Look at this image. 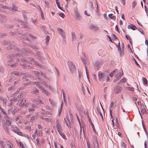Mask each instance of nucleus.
Wrapping results in <instances>:
<instances>
[{"label": "nucleus", "mask_w": 148, "mask_h": 148, "mask_svg": "<svg viewBox=\"0 0 148 148\" xmlns=\"http://www.w3.org/2000/svg\"><path fill=\"white\" fill-rule=\"evenodd\" d=\"M121 49L120 47V43H119V45L117 47L118 48V50L119 51V53L120 54V55L121 56H123L124 54V45L123 43H122L121 44Z\"/></svg>", "instance_id": "nucleus-1"}, {"label": "nucleus", "mask_w": 148, "mask_h": 148, "mask_svg": "<svg viewBox=\"0 0 148 148\" xmlns=\"http://www.w3.org/2000/svg\"><path fill=\"white\" fill-rule=\"evenodd\" d=\"M81 59L83 64L85 65V70H86V74L88 80L89 81V76L88 75V71L87 67L86 66V65L87 64V63L88 62V61L87 60V59H86V58L85 59H83V58L81 57Z\"/></svg>", "instance_id": "nucleus-2"}, {"label": "nucleus", "mask_w": 148, "mask_h": 148, "mask_svg": "<svg viewBox=\"0 0 148 148\" xmlns=\"http://www.w3.org/2000/svg\"><path fill=\"white\" fill-rule=\"evenodd\" d=\"M13 129L12 130V131L15 133L17 134L18 135L21 136H24V134L21 132L18 131L20 130V129L16 127H13Z\"/></svg>", "instance_id": "nucleus-3"}, {"label": "nucleus", "mask_w": 148, "mask_h": 148, "mask_svg": "<svg viewBox=\"0 0 148 148\" xmlns=\"http://www.w3.org/2000/svg\"><path fill=\"white\" fill-rule=\"evenodd\" d=\"M31 62H33L34 63L38 66H39L41 68H42V66L39 64L36 61H35L34 58H30L28 60V63H31Z\"/></svg>", "instance_id": "nucleus-4"}, {"label": "nucleus", "mask_w": 148, "mask_h": 148, "mask_svg": "<svg viewBox=\"0 0 148 148\" xmlns=\"http://www.w3.org/2000/svg\"><path fill=\"white\" fill-rule=\"evenodd\" d=\"M69 67L70 70L71 71V73L74 72L76 70L75 65L73 64V63L71 62H70L69 63Z\"/></svg>", "instance_id": "nucleus-5"}, {"label": "nucleus", "mask_w": 148, "mask_h": 148, "mask_svg": "<svg viewBox=\"0 0 148 148\" xmlns=\"http://www.w3.org/2000/svg\"><path fill=\"white\" fill-rule=\"evenodd\" d=\"M58 31L59 34L62 36L63 38H65V34L64 31L61 28H58Z\"/></svg>", "instance_id": "nucleus-6"}, {"label": "nucleus", "mask_w": 148, "mask_h": 148, "mask_svg": "<svg viewBox=\"0 0 148 148\" xmlns=\"http://www.w3.org/2000/svg\"><path fill=\"white\" fill-rule=\"evenodd\" d=\"M35 56L37 58L41 60H45V58L41 56V53L38 51H36V55H35Z\"/></svg>", "instance_id": "nucleus-7"}, {"label": "nucleus", "mask_w": 148, "mask_h": 148, "mask_svg": "<svg viewBox=\"0 0 148 148\" xmlns=\"http://www.w3.org/2000/svg\"><path fill=\"white\" fill-rule=\"evenodd\" d=\"M122 88L121 87L117 86L114 88V92L116 94H118L120 92Z\"/></svg>", "instance_id": "nucleus-8"}, {"label": "nucleus", "mask_w": 148, "mask_h": 148, "mask_svg": "<svg viewBox=\"0 0 148 148\" xmlns=\"http://www.w3.org/2000/svg\"><path fill=\"white\" fill-rule=\"evenodd\" d=\"M34 73L36 75V77L39 79H40V76H42V72H40L37 71H33Z\"/></svg>", "instance_id": "nucleus-9"}, {"label": "nucleus", "mask_w": 148, "mask_h": 148, "mask_svg": "<svg viewBox=\"0 0 148 148\" xmlns=\"http://www.w3.org/2000/svg\"><path fill=\"white\" fill-rule=\"evenodd\" d=\"M20 21L22 23L21 24V25L24 28H27L28 29H29V27L27 24V23L26 21H25L22 23L21 20H20Z\"/></svg>", "instance_id": "nucleus-10"}, {"label": "nucleus", "mask_w": 148, "mask_h": 148, "mask_svg": "<svg viewBox=\"0 0 148 148\" xmlns=\"http://www.w3.org/2000/svg\"><path fill=\"white\" fill-rule=\"evenodd\" d=\"M121 73H117L115 76L116 79L113 81L114 82H116L118 80L121 78Z\"/></svg>", "instance_id": "nucleus-11"}, {"label": "nucleus", "mask_w": 148, "mask_h": 148, "mask_svg": "<svg viewBox=\"0 0 148 148\" xmlns=\"http://www.w3.org/2000/svg\"><path fill=\"white\" fill-rule=\"evenodd\" d=\"M25 102L26 100L25 99H22L21 100H19L18 101V102L17 103V105H21L20 106H23L24 105V103Z\"/></svg>", "instance_id": "nucleus-12"}, {"label": "nucleus", "mask_w": 148, "mask_h": 148, "mask_svg": "<svg viewBox=\"0 0 148 148\" xmlns=\"http://www.w3.org/2000/svg\"><path fill=\"white\" fill-rule=\"evenodd\" d=\"M90 29H93L94 30H96L99 28L97 26H95L93 24H91L89 25Z\"/></svg>", "instance_id": "nucleus-13"}, {"label": "nucleus", "mask_w": 148, "mask_h": 148, "mask_svg": "<svg viewBox=\"0 0 148 148\" xmlns=\"http://www.w3.org/2000/svg\"><path fill=\"white\" fill-rule=\"evenodd\" d=\"M22 56V55H21V54L18 53H17L15 54V56L14 54H12V55H11V57H10V58H11V59H9L8 60V62H11L12 60V58L14 57L15 56Z\"/></svg>", "instance_id": "nucleus-14"}, {"label": "nucleus", "mask_w": 148, "mask_h": 148, "mask_svg": "<svg viewBox=\"0 0 148 148\" xmlns=\"http://www.w3.org/2000/svg\"><path fill=\"white\" fill-rule=\"evenodd\" d=\"M100 62L98 61H96L94 65V67L95 69H98L100 66Z\"/></svg>", "instance_id": "nucleus-15"}, {"label": "nucleus", "mask_w": 148, "mask_h": 148, "mask_svg": "<svg viewBox=\"0 0 148 148\" xmlns=\"http://www.w3.org/2000/svg\"><path fill=\"white\" fill-rule=\"evenodd\" d=\"M49 101L50 104L53 107H55L56 106V103L55 101L51 99H49Z\"/></svg>", "instance_id": "nucleus-16"}, {"label": "nucleus", "mask_w": 148, "mask_h": 148, "mask_svg": "<svg viewBox=\"0 0 148 148\" xmlns=\"http://www.w3.org/2000/svg\"><path fill=\"white\" fill-rule=\"evenodd\" d=\"M98 77L99 79L100 80H101L102 77H103V81L104 80V79H105L104 77V75H103V74L102 72L101 71H99L98 73Z\"/></svg>", "instance_id": "nucleus-17"}, {"label": "nucleus", "mask_w": 148, "mask_h": 148, "mask_svg": "<svg viewBox=\"0 0 148 148\" xmlns=\"http://www.w3.org/2000/svg\"><path fill=\"white\" fill-rule=\"evenodd\" d=\"M64 120L66 125L69 127V125L70 124V122L69 119L67 118H64Z\"/></svg>", "instance_id": "nucleus-18"}, {"label": "nucleus", "mask_w": 148, "mask_h": 148, "mask_svg": "<svg viewBox=\"0 0 148 148\" xmlns=\"http://www.w3.org/2000/svg\"><path fill=\"white\" fill-rule=\"evenodd\" d=\"M16 61H21L24 63H25V62H26L27 63H28V60L27 59H26V58H21L19 60L17 59L16 60Z\"/></svg>", "instance_id": "nucleus-19"}, {"label": "nucleus", "mask_w": 148, "mask_h": 148, "mask_svg": "<svg viewBox=\"0 0 148 148\" xmlns=\"http://www.w3.org/2000/svg\"><path fill=\"white\" fill-rule=\"evenodd\" d=\"M31 93L32 94H36L39 93V90L36 88H33L31 91Z\"/></svg>", "instance_id": "nucleus-20"}, {"label": "nucleus", "mask_w": 148, "mask_h": 148, "mask_svg": "<svg viewBox=\"0 0 148 148\" xmlns=\"http://www.w3.org/2000/svg\"><path fill=\"white\" fill-rule=\"evenodd\" d=\"M56 126L59 133L62 131L63 129L61 125H56Z\"/></svg>", "instance_id": "nucleus-21"}, {"label": "nucleus", "mask_w": 148, "mask_h": 148, "mask_svg": "<svg viewBox=\"0 0 148 148\" xmlns=\"http://www.w3.org/2000/svg\"><path fill=\"white\" fill-rule=\"evenodd\" d=\"M127 27L128 29H131L134 30H135L136 29H137L135 25H128Z\"/></svg>", "instance_id": "nucleus-22"}, {"label": "nucleus", "mask_w": 148, "mask_h": 148, "mask_svg": "<svg viewBox=\"0 0 148 148\" xmlns=\"http://www.w3.org/2000/svg\"><path fill=\"white\" fill-rule=\"evenodd\" d=\"M3 128L4 130H5V132L8 134H10V132L9 130V127H8L4 125L3 126Z\"/></svg>", "instance_id": "nucleus-23"}, {"label": "nucleus", "mask_w": 148, "mask_h": 148, "mask_svg": "<svg viewBox=\"0 0 148 148\" xmlns=\"http://www.w3.org/2000/svg\"><path fill=\"white\" fill-rule=\"evenodd\" d=\"M25 36H26V37L27 38H34V39L36 38V37H34L31 34H29L28 33H26L25 34Z\"/></svg>", "instance_id": "nucleus-24"}, {"label": "nucleus", "mask_w": 148, "mask_h": 148, "mask_svg": "<svg viewBox=\"0 0 148 148\" xmlns=\"http://www.w3.org/2000/svg\"><path fill=\"white\" fill-rule=\"evenodd\" d=\"M12 11H17L18 9V7L14 5H12Z\"/></svg>", "instance_id": "nucleus-25"}, {"label": "nucleus", "mask_w": 148, "mask_h": 148, "mask_svg": "<svg viewBox=\"0 0 148 148\" xmlns=\"http://www.w3.org/2000/svg\"><path fill=\"white\" fill-rule=\"evenodd\" d=\"M126 81V79L125 78H123V79H121L120 81L118 83V84H122L123 83H124Z\"/></svg>", "instance_id": "nucleus-26"}, {"label": "nucleus", "mask_w": 148, "mask_h": 148, "mask_svg": "<svg viewBox=\"0 0 148 148\" xmlns=\"http://www.w3.org/2000/svg\"><path fill=\"white\" fill-rule=\"evenodd\" d=\"M11 74H14V75H15L16 76H21V75L23 74V73H18V72H12L11 73Z\"/></svg>", "instance_id": "nucleus-27"}, {"label": "nucleus", "mask_w": 148, "mask_h": 148, "mask_svg": "<svg viewBox=\"0 0 148 148\" xmlns=\"http://www.w3.org/2000/svg\"><path fill=\"white\" fill-rule=\"evenodd\" d=\"M62 137L64 139H66V136L64 133L62 131L59 133Z\"/></svg>", "instance_id": "nucleus-28"}, {"label": "nucleus", "mask_w": 148, "mask_h": 148, "mask_svg": "<svg viewBox=\"0 0 148 148\" xmlns=\"http://www.w3.org/2000/svg\"><path fill=\"white\" fill-rule=\"evenodd\" d=\"M14 26L7 24L5 25V27L7 29H11Z\"/></svg>", "instance_id": "nucleus-29"}, {"label": "nucleus", "mask_w": 148, "mask_h": 148, "mask_svg": "<svg viewBox=\"0 0 148 148\" xmlns=\"http://www.w3.org/2000/svg\"><path fill=\"white\" fill-rule=\"evenodd\" d=\"M50 37L48 35H47L46 37L45 44L46 45H48V42L49 40Z\"/></svg>", "instance_id": "nucleus-30"}, {"label": "nucleus", "mask_w": 148, "mask_h": 148, "mask_svg": "<svg viewBox=\"0 0 148 148\" xmlns=\"http://www.w3.org/2000/svg\"><path fill=\"white\" fill-rule=\"evenodd\" d=\"M42 91V92H43L47 96H49L50 95V93L49 92H48L45 89H43Z\"/></svg>", "instance_id": "nucleus-31"}, {"label": "nucleus", "mask_w": 148, "mask_h": 148, "mask_svg": "<svg viewBox=\"0 0 148 148\" xmlns=\"http://www.w3.org/2000/svg\"><path fill=\"white\" fill-rule=\"evenodd\" d=\"M72 40H74L75 39L76 36L75 33L74 32H72Z\"/></svg>", "instance_id": "nucleus-32"}, {"label": "nucleus", "mask_w": 148, "mask_h": 148, "mask_svg": "<svg viewBox=\"0 0 148 148\" xmlns=\"http://www.w3.org/2000/svg\"><path fill=\"white\" fill-rule=\"evenodd\" d=\"M39 82H38V84H36V86L39 88L41 89L42 90L43 89H44V88H43L42 86L40 85L39 84Z\"/></svg>", "instance_id": "nucleus-33"}, {"label": "nucleus", "mask_w": 148, "mask_h": 148, "mask_svg": "<svg viewBox=\"0 0 148 148\" xmlns=\"http://www.w3.org/2000/svg\"><path fill=\"white\" fill-rule=\"evenodd\" d=\"M25 94H23V93H20L18 95V97L19 98H21L25 96Z\"/></svg>", "instance_id": "nucleus-34"}, {"label": "nucleus", "mask_w": 148, "mask_h": 148, "mask_svg": "<svg viewBox=\"0 0 148 148\" xmlns=\"http://www.w3.org/2000/svg\"><path fill=\"white\" fill-rule=\"evenodd\" d=\"M97 110L98 113L101 115V118L102 119V120L103 121V115H102V113H101V111H100V110L99 109H97Z\"/></svg>", "instance_id": "nucleus-35"}, {"label": "nucleus", "mask_w": 148, "mask_h": 148, "mask_svg": "<svg viewBox=\"0 0 148 148\" xmlns=\"http://www.w3.org/2000/svg\"><path fill=\"white\" fill-rule=\"evenodd\" d=\"M5 122L7 125L8 126H10L11 125V123L10 121L7 119L5 120Z\"/></svg>", "instance_id": "nucleus-36"}, {"label": "nucleus", "mask_w": 148, "mask_h": 148, "mask_svg": "<svg viewBox=\"0 0 148 148\" xmlns=\"http://www.w3.org/2000/svg\"><path fill=\"white\" fill-rule=\"evenodd\" d=\"M29 47H31L33 49H38V48L36 47L35 46L33 45H30L29 46Z\"/></svg>", "instance_id": "nucleus-37"}, {"label": "nucleus", "mask_w": 148, "mask_h": 148, "mask_svg": "<svg viewBox=\"0 0 148 148\" xmlns=\"http://www.w3.org/2000/svg\"><path fill=\"white\" fill-rule=\"evenodd\" d=\"M14 88L15 86H11L8 88V90L9 91H10L11 90H14Z\"/></svg>", "instance_id": "nucleus-38"}, {"label": "nucleus", "mask_w": 148, "mask_h": 148, "mask_svg": "<svg viewBox=\"0 0 148 148\" xmlns=\"http://www.w3.org/2000/svg\"><path fill=\"white\" fill-rule=\"evenodd\" d=\"M35 101L36 102H38L39 103H41L42 104H43V102L40 100V99H36L35 100Z\"/></svg>", "instance_id": "nucleus-39"}, {"label": "nucleus", "mask_w": 148, "mask_h": 148, "mask_svg": "<svg viewBox=\"0 0 148 148\" xmlns=\"http://www.w3.org/2000/svg\"><path fill=\"white\" fill-rule=\"evenodd\" d=\"M143 80L144 84L145 85L147 84V82L146 79L145 77H144L143 78Z\"/></svg>", "instance_id": "nucleus-40"}, {"label": "nucleus", "mask_w": 148, "mask_h": 148, "mask_svg": "<svg viewBox=\"0 0 148 148\" xmlns=\"http://www.w3.org/2000/svg\"><path fill=\"white\" fill-rule=\"evenodd\" d=\"M23 66L24 69L29 68L30 67L27 64H23Z\"/></svg>", "instance_id": "nucleus-41"}, {"label": "nucleus", "mask_w": 148, "mask_h": 148, "mask_svg": "<svg viewBox=\"0 0 148 148\" xmlns=\"http://www.w3.org/2000/svg\"><path fill=\"white\" fill-rule=\"evenodd\" d=\"M146 109L144 107L142 108L141 112L143 114L146 113Z\"/></svg>", "instance_id": "nucleus-42"}, {"label": "nucleus", "mask_w": 148, "mask_h": 148, "mask_svg": "<svg viewBox=\"0 0 148 148\" xmlns=\"http://www.w3.org/2000/svg\"><path fill=\"white\" fill-rule=\"evenodd\" d=\"M127 90H128L131 91H134V89L133 87H127Z\"/></svg>", "instance_id": "nucleus-43"}, {"label": "nucleus", "mask_w": 148, "mask_h": 148, "mask_svg": "<svg viewBox=\"0 0 148 148\" xmlns=\"http://www.w3.org/2000/svg\"><path fill=\"white\" fill-rule=\"evenodd\" d=\"M136 3L135 1H134L132 3V8H134L136 6Z\"/></svg>", "instance_id": "nucleus-44"}, {"label": "nucleus", "mask_w": 148, "mask_h": 148, "mask_svg": "<svg viewBox=\"0 0 148 148\" xmlns=\"http://www.w3.org/2000/svg\"><path fill=\"white\" fill-rule=\"evenodd\" d=\"M0 109L1 111V112L4 114H6V112H5V111L4 110L1 108V106H0Z\"/></svg>", "instance_id": "nucleus-45"}, {"label": "nucleus", "mask_w": 148, "mask_h": 148, "mask_svg": "<svg viewBox=\"0 0 148 148\" xmlns=\"http://www.w3.org/2000/svg\"><path fill=\"white\" fill-rule=\"evenodd\" d=\"M41 16L42 19L43 20H45V18L43 12H41Z\"/></svg>", "instance_id": "nucleus-46"}, {"label": "nucleus", "mask_w": 148, "mask_h": 148, "mask_svg": "<svg viewBox=\"0 0 148 148\" xmlns=\"http://www.w3.org/2000/svg\"><path fill=\"white\" fill-rule=\"evenodd\" d=\"M13 47V46L12 45H9L7 47V49L8 50H9L11 49Z\"/></svg>", "instance_id": "nucleus-47"}, {"label": "nucleus", "mask_w": 148, "mask_h": 148, "mask_svg": "<svg viewBox=\"0 0 148 148\" xmlns=\"http://www.w3.org/2000/svg\"><path fill=\"white\" fill-rule=\"evenodd\" d=\"M58 14L59 16L62 17V18H64V17L65 16L64 13H59Z\"/></svg>", "instance_id": "nucleus-48"}, {"label": "nucleus", "mask_w": 148, "mask_h": 148, "mask_svg": "<svg viewBox=\"0 0 148 148\" xmlns=\"http://www.w3.org/2000/svg\"><path fill=\"white\" fill-rule=\"evenodd\" d=\"M7 101L6 99H3V105L4 106H6Z\"/></svg>", "instance_id": "nucleus-49"}, {"label": "nucleus", "mask_w": 148, "mask_h": 148, "mask_svg": "<svg viewBox=\"0 0 148 148\" xmlns=\"http://www.w3.org/2000/svg\"><path fill=\"white\" fill-rule=\"evenodd\" d=\"M91 125L93 128V130L94 131H95V127L94 126L93 124L92 123V122L91 121H89Z\"/></svg>", "instance_id": "nucleus-50"}, {"label": "nucleus", "mask_w": 148, "mask_h": 148, "mask_svg": "<svg viewBox=\"0 0 148 148\" xmlns=\"http://www.w3.org/2000/svg\"><path fill=\"white\" fill-rule=\"evenodd\" d=\"M109 17L111 19H113L114 17V16H113V14H110L108 15Z\"/></svg>", "instance_id": "nucleus-51"}, {"label": "nucleus", "mask_w": 148, "mask_h": 148, "mask_svg": "<svg viewBox=\"0 0 148 148\" xmlns=\"http://www.w3.org/2000/svg\"><path fill=\"white\" fill-rule=\"evenodd\" d=\"M18 64L17 63H14L13 64H11L10 66L12 67H15L17 66Z\"/></svg>", "instance_id": "nucleus-52"}, {"label": "nucleus", "mask_w": 148, "mask_h": 148, "mask_svg": "<svg viewBox=\"0 0 148 148\" xmlns=\"http://www.w3.org/2000/svg\"><path fill=\"white\" fill-rule=\"evenodd\" d=\"M44 120L45 121L47 122H51V119L49 118H45L44 119Z\"/></svg>", "instance_id": "nucleus-53"}, {"label": "nucleus", "mask_w": 148, "mask_h": 148, "mask_svg": "<svg viewBox=\"0 0 148 148\" xmlns=\"http://www.w3.org/2000/svg\"><path fill=\"white\" fill-rule=\"evenodd\" d=\"M75 15L77 18H80V14L79 13H78V12L76 13Z\"/></svg>", "instance_id": "nucleus-54"}, {"label": "nucleus", "mask_w": 148, "mask_h": 148, "mask_svg": "<svg viewBox=\"0 0 148 148\" xmlns=\"http://www.w3.org/2000/svg\"><path fill=\"white\" fill-rule=\"evenodd\" d=\"M6 36V35L5 34L0 33V37L2 38Z\"/></svg>", "instance_id": "nucleus-55"}, {"label": "nucleus", "mask_w": 148, "mask_h": 148, "mask_svg": "<svg viewBox=\"0 0 148 148\" xmlns=\"http://www.w3.org/2000/svg\"><path fill=\"white\" fill-rule=\"evenodd\" d=\"M4 115H5L4 116V117L5 120H6L7 119H10V118H9V117L7 115L6 113V114H4Z\"/></svg>", "instance_id": "nucleus-56"}, {"label": "nucleus", "mask_w": 148, "mask_h": 148, "mask_svg": "<svg viewBox=\"0 0 148 148\" xmlns=\"http://www.w3.org/2000/svg\"><path fill=\"white\" fill-rule=\"evenodd\" d=\"M22 14L23 16V17L24 18L25 21H26V20H27V18L26 17L25 14L23 13H22Z\"/></svg>", "instance_id": "nucleus-57"}, {"label": "nucleus", "mask_w": 148, "mask_h": 148, "mask_svg": "<svg viewBox=\"0 0 148 148\" xmlns=\"http://www.w3.org/2000/svg\"><path fill=\"white\" fill-rule=\"evenodd\" d=\"M57 5L58 6V7L60 10H62V11H63L62 9V7L60 6V3H57Z\"/></svg>", "instance_id": "nucleus-58"}, {"label": "nucleus", "mask_w": 148, "mask_h": 148, "mask_svg": "<svg viewBox=\"0 0 148 148\" xmlns=\"http://www.w3.org/2000/svg\"><path fill=\"white\" fill-rule=\"evenodd\" d=\"M89 3L90 4V8H91V9H92L93 7V3H92L91 1H90L89 2Z\"/></svg>", "instance_id": "nucleus-59"}, {"label": "nucleus", "mask_w": 148, "mask_h": 148, "mask_svg": "<svg viewBox=\"0 0 148 148\" xmlns=\"http://www.w3.org/2000/svg\"><path fill=\"white\" fill-rule=\"evenodd\" d=\"M121 145L124 148L126 147L127 145L124 142H123L121 143Z\"/></svg>", "instance_id": "nucleus-60"}, {"label": "nucleus", "mask_w": 148, "mask_h": 148, "mask_svg": "<svg viewBox=\"0 0 148 148\" xmlns=\"http://www.w3.org/2000/svg\"><path fill=\"white\" fill-rule=\"evenodd\" d=\"M45 27H42V29H43V30L44 31V32H45V33L46 34H49V32H46L45 30Z\"/></svg>", "instance_id": "nucleus-61"}, {"label": "nucleus", "mask_w": 148, "mask_h": 148, "mask_svg": "<svg viewBox=\"0 0 148 148\" xmlns=\"http://www.w3.org/2000/svg\"><path fill=\"white\" fill-rule=\"evenodd\" d=\"M94 139L95 141L96 142V144H98V142L97 141V137L96 136L94 137Z\"/></svg>", "instance_id": "nucleus-62"}, {"label": "nucleus", "mask_w": 148, "mask_h": 148, "mask_svg": "<svg viewBox=\"0 0 148 148\" xmlns=\"http://www.w3.org/2000/svg\"><path fill=\"white\" fill-rule=\"evenodd\" d=\"M115 29L116 31H117V32H118L119 33L120 32L119 30L118 26L117 25H116L115 27Z\"/></svg>", "instance_id": "nucleus-63"}, {"label": "nucleus", "mask_w": 148, "mask_h": 148, "mask_svg": "<svg viewBox=\"0 0 148 148\" xmlns=\"http://www.w3.org/2000/svg\"><path fill=\"white\" fill-rule=\"evenodd\" d=\"M42 84L46 86H48V84L46 83L45 82H43Z\"/></svg>", "instance_id": "nucleus-64"}]
</instances>
